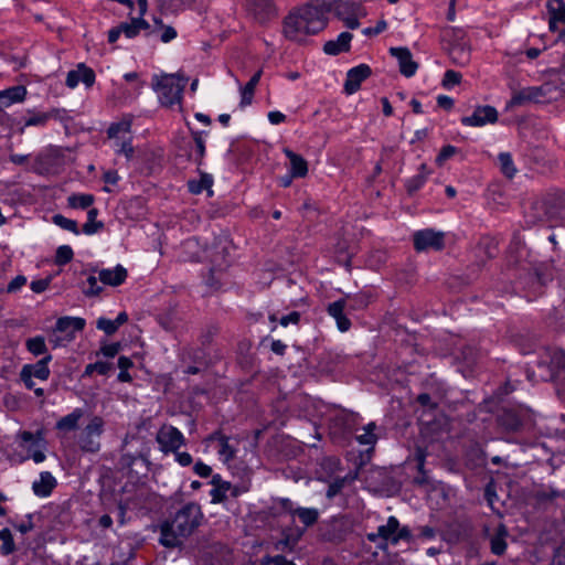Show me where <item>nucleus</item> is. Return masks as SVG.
I'll return each instance as SVG.
<instances>
[{
	"label": "nucleus",
	"mask_w": 565,
	"mask_h": 565,
	"mask_svg": "<svg viewBox=\"0 0 565 565\" xmlns=\"http://www.w3.org/2000/svg\"><path fill=\"white\" fill-rule=\"evenodd\" d=\"M235 247L225 234L220 235L214 242V269H226L233 260V252Z\"/></svg>",
	"instance_id": "9d476101"
},
{
	"label": "nucleus",
	"mask_w": 565,
	"mask_h": 565,
	"mask_svg": "<svg viewBox=\"0 0 565 565\" xmlns=\"http://www.w3.org/2000/svg\"><path fill=\"white\" fill-rule=\"evenodd\" d=\"M498 120V111L494 107L486 105L478 106L471 116L461 118L463 126L481 127L487 124H494Z\"/></svg>",
	"instance_id": "2eb2a0df"
},
{
	"label": "nucleus",
	"mask_w": 565,
	"mask_h": 565,
	"mask_svg": "<svg viewBox=\"0 0 565 565\" xmlns=\"http://www.w3.org/2000/svg\"><path fill=\"white\" fill-rule=\"evenodd\" d=\"M353 35L350 32H342L337 40H331L324 43L323 52L328 55H338L342 52H348L351 47L350 43Z\"/></svg>",
	"instance_id": "4be33fe9"
},
{
	"label": "nucleus",
	"mask_w": 565,
	"mask_h": 565,
	"mask_svg": "<svg viewBox=\"0 0 565 565\" xmlns=\"http://www.w3.org/2000/svg\"><path fill=\"white\" fill-rule=\"evenodd\" d=\"M296 565L292 561L287 559L284 555H268V565Z\"/></svg>",
	"instance_id": "774afa93"
},
{
	"label": "nucleus",
	"mask_w": 565,
	"mask_h": 565,
	"mask_svg": "<svg viewBox=\"0 0 565 565\" xmlns=\"http://www.w3.org/2000/svg\"><path fill=\"white\" fill-rule=\"evenodd\" d=\"M26 284V277L23 275H18L14 277L7 286V292L13 294L19 291Z\"/></svg>",
	"instance_id": "bf43d9fd"
},
{
	"label": "nucleus",
	"mask_w": 565,
	"mask_h": 565,
	"mask_svg": "<svg viewBox=\"0 0 565 565\" xmlns=\"http://www.w3.org/2000/svg\"><path fill=\"white\" fill-rule=\"evenodd\" d=\"M449 56L456 65L465 66L470 62V47L466 42L454 43Z\"/></svg>",
	"instance_id": "a878e982"
},
{
	"label": "nucleus",
	"mask_w": 565,
	"mask_h": 565,
	"mask_svg": "<svg viewBox=\"0 0 565 565\" xmlns=\"http://www.w3.org/2000/svg\"><path fill=\"white\" fill-rule=\"evenodd\" d=\"M305 526L313 525L319 518V512L315 508H297L296 514Z\"/></svg>",
	"instance_id": "58836bf2"
},
{
	"label": "nucleus",
	"mask_w": 565,
	"mask_h": 565,
	"mask_svg": "<svg viewBox=\"0 0 565 565\" xmlns=\"http://www.w3.org/2000/svg\"><path fill=\"white\" fill-rule=\"evenodd\" d=\"M300 321V313L298 311H292L280 318L279 322L282 327H287L288 324H298Z\"/></svg>",
	"instance_id": "338daca9"
},
{
	"label": "nucleus",
	"mask_w": 565,
	"mask_h": 565,
	"mask_svg": "<svg viewBox=\"0 0 565 565\" xmlns=\"http://www.w3.org/2000/svg\"><path fill=\"white\" fill-rule=\"evenodd\" d=\"M25 347H26V350L35 356L42 355V354H44V356H45L46 354H49L45 339L41 335H36V337L28 339L25 341Z\"/></svg>",
	"instance_id": "f704fd0d"
},
{
	"label": "nucleus",
	"mask_w": 565,
	"mask_h": 565,
	"mask_svg": "<svg viewBox=\"0 0 565 565\" xmlns=\"http://www.w3.org/2000/svg\"><path fill=\"white\" fill-rule=\"evenodd\" d=\"M354 303L352 305L353 309H362L365 308L370 302V297L364 294H358L354 297L350 298Z\"/></svg>",
	"instance_id": "e2e57ef3"
},
{
	"label": "nucleus",
	"mask_w": 565,
	"mask_h": 565,
	"mask_svg": "<svg viewBox=\"0 0 565 565\" xmlns=\"http://www.w3.org/2000/svg\"><path fill=\"white\" fill-rule=\"evenodd\" d=\"M214 441H217V455L220 459L230 468L231 461L236 457L239 440L225 436L221 431H214Z\"/></svg>",
	"instance_id": "4468645a"
},
{
	"label": "nucleus",
	"mask_w": 565,
	"mask_h": 565,
	"mask_svg": "<svg viewBox=\"0 0 565 565\" xmlns=\"http://www.w3.org/2000/svg\"><path fill=\"white\" fill-rule=\"evenodd\" d=\"M498 424L507 431H518L521 429L523 422L518 412L513 409H503L498 416Z\"/></svg>",
	"instance_id": "5701e85b"
},
{
	"label": "nucleus",
	"mask_w": 565,
	"mask_h": 565,
	"mask_svg": "<svg viewBox=\"0 0 565 565\" xmlns=\"http://www.w3.org/2000/svg\"><path fill=\"white\" fill-rule=\"evenodd\" d=\"M186 83L188 79L178 74L161 76L154 85L161 105L172 109H181L182 93Z\"/></svg>",
	"instance_id": "7ed1b4c3"
},
{
	"label": "nucleus",
	"mask_w": 565,
	"mask_h": 565,
	"mask_svg": "<svg viewBox=\"0 0 565 565\" xmlns=\"http://www.w3.org/2000/svg\"><path fill=\"white\" fill-rule=\"evenodd\" d=\"M390 53L397 58L402 75L405 77L415 75L418 64L413 60L412 53L407 47H391Z\"/></svg>",
	"instance_id": "f3484780"
},
{
	"label": "nucleus",
	"mask_w": 565,
	"mask_h": 565,
	"mask_svg": "<svg viewBox=\"0 0 565 565\" xmlns=\"http://www.w3.org/2000/svg\"><path fill=\"white\" fill-rule=\"evenodd\" d=\"M70 340L64 339V335L57 332L56 328H53L52 332L49 335V343L53 349L66 345Z\"/></svg>",
	"instance_id": "5fc2aeb1"
},
{
	"label": "nucleus",
	"mask_w": 565,
	"mask_h": 565,
	"mask_svg": "<svg viewBox=\"0 0 565 565\" xmlns=\"http://www.w3.org/2000/svg\"><path fill=\"white\" fill-rule=\"evenodd\" d=\"M50 282H51L50 278L33 280L31 282L30 287H31V290L33 292L41 294V292L45 291L49 288Z\"/></svg>",
	"instance_id": "0e129e2a"
},
{
	"label": "nucleus",
	"mask_w": 565,
	"mask_h": 565,
	"mask_svg": "<svg viewBox=\"0 0 565 565\" xmlns=\"http://www.w3.org/2000/svg\"><path fill=\"white\" fill-rule=\"evenodd\" d=\"M344 307L345 301L343 299L337 300L328 306V313L337 319L344 313Z\"/></svg>",
	"instance_id": "13d9d810"
},
{
	"label": "nucleus",
	"mask_w": 565,
	"mask_h": 565,
	"mask_svg": "<svg viewBox=\"0 0 565 565\" xmlns=\"http://www.w3.org/2000/svg\"><path fill=\"white\" fill-rule=\"evenodd\" d=\"M262 77V71H257L246 83V85L242 88V99H241V106H247L252 104L255 88L258 85Z\"/></svg>",
	"instance_id": "c85d7f7f"
},
{
	"label": "nucleus",
	"mask_w": 565,
	"mask_h": 565,
	"mask_svg": "<svg viewBox=\"0 0 565 565\" xmlns=\"http://www.w3.org/2000/svg\"><path fill=\"white\" fill-rule=\"evenodd\" d=\"M83 416V411L81 408H75L71 414L62 417L56 423V429L63 431H71L77 428L78 422Z\"/></svg>",
	"instance_id": "c756f323"
},
{
	"label": "nucleus",
	"mask_w": 565,
	"mask_h": 565,
	"mask_svg": "<svg viewBox=\"0 0 565 565\" xmlns=\"http://www.w3.org/2000/svg\"><path fill=\"white\" fill-rule=\"evenodd\" d=\"M550 90L551 86L548 84L522 88L512 95L510 105L521 106L531 102L541 103L544 100Z\"/></svg>",
	"instance_id": "f8f14e48"
},
{
	"label": "nucleus",
	"mask_w": 565,
	"mask_h": 565,
	"mask_svg": "<svg viewBox=\"0 0 565 565\" xmlns=\"http://www.w3.org/2000/svg\"><path fill=\"white\" fill-rule=\"evenodd\" d=\"M327 25L324 13L319 8L307 4L292 10L282 23L284 35L295 42H305L308 35H315Z\"/></svg>",
	"instance_id": "f03ea898"
},
{
	"label": "nucleus",
	"mask_w": 565,
	"mask_h": 565,
	"mask_svg": "<svg viewBox=\"0 0 565 565\" xmlns=\"http://www.w3.org/2000/svg\"><path fill=\"white\" fill-rule=\"evenodd\" d=\"M214 503L222 502L227 498L226 492H231L232 497H237L238 490L236 487H233L231 482L223 481L218 475H214Z\"/></svg>",
	"instance_id": "bb28decb"
},
{
	"label": "nucleus",
	"mask_w": 565,
	"mask_h": 565,
	"mask_svg": "<svg viewBox=\"0 0 565 565\" xmlns=\"http://www.w3.org/2000/svg\"><path fill=\"white\" fill-rule=\"evenodd\" d=\"M247 7L254 19L265 24L278 14L274 0H247Z\"/></svg>",
	"instance_id": "ddd939ff"
},
{
	"label": "nucleus",
	"mask_w": 565,
	"mask_h": 565,
	"mask_svg": "<svg viewBox=\"0 0 565 565\" xmlns=\"http://www.w3.org/2000/svg\"><path fill=\"white\" fill-rule=\"evenodd\" d=\"M414 247L417 252L427 249L440 250L445 246V234L431 228L417 231L414 236Z\"/></svg>",
	"instance_id": "6e6552de"
},
{
	"label": "nucleus",
	"mask_w": 565,
	"mask_h": 565,
	"mask_svg": "<svg viewBox=\"0 0 565 565\" xmlns=\"http://www.w3.org/2000/svg\"><path fill=\"white\" fill-rule=\"evenodd\" d=\"M53 222L63 230L70 231L76 235L79 234L77 222L74 220L56 214L53 216Z\"/></svg>",
	"instance_id": "a18cd8bd"
},
{
	"label": "nucleus",
	"mask_w": 565,
	"mask_h": 565,
	"mask_svg": "<svg viewBox=\"0 0 565 565\" xmlns=\"http://www.w3.org/2000/svg\"><path fill=\"white\" fill-rule=\"evenodd\" d=\"M79 82H81V71L78 70V66H77L76 70H72L67 73L65 84L70 88H75Z\"/></svg>",
	"instance_id": "680f3d73"
},
{
	"label": "nucleus",
	"mask_w": 565,
	"mask_h": 565,
	"mask_svg": "<svg viewBox=\"0 0 565 565\" xmlns=\"http://www.w3.org/2000/svg\"><path fill=\"white\" fill-rule=\"evenodd\" d=\"M419 169H420V172L418 174H416V175L412 177L409 180H407L406 188H407V192L409 194H413L418 189H420L427 179L428 171H427L426 164L425 163L420 164Z\"/></svg>",
	"instance_id": "e433bc0d"
},
{
	"label": "nucleus",
	"mask_w": 565,
	"mask_h": 565,
	"mask_svg": "<svg viewBox=\"0 0 565 565\" xmlns=\"http://www.w3.org/2000/svg\"><path fill=\"white\" fill-rule=\"evenodd\" d=\"M119 26L121 32L129 39L135 38L141 30L150 28L143 18H132L130 22L121 23Z\"/></svg>",
	"instance_id": "cd10ccee"
},
{
	"label": "nucleus",
	"mask_w": 565,
	"mask_h": 565,
	"mask_svg": "<svg viewBox=\"0 0 565 565\" xmlns=\"http://www.w3.org/2000/svg\"><path fill=\"white\" fill-rule=\"evenodd\" d=\"M78 70L81 71V82L86 86L90 87L95 83V73L92 68L87 67L85 64H78Z\"/></svg>",
	"instance_id": "3c124183"
},
{
	"label": "nucleus",
	"mask_w": 565,
	"mask_h": 565,
	"mask_svg": "<svg viewBox=\"0 0 565 565\" xmlns=\"http://www.w3.org/2000/svg\"><path fill=\"white\" fill-rule=\"evenodd\" d=\"M56 479L49 471H43L40 473L39 480H35L32 483V490L35 495L45 498L49 497L53 489L56 487Z\"/></svg>",
	"instance_id": "412c9836"
},
{
	"label": "nucleus",
	"mask_w": 565,
	"mask_h": 565,
	"mask_svg": "<svg viewBox=\"0 0 565 565\" xmlns=\"http://www.w3.org/2000/svg\"><path fill=\"white\" fill-rule=\"evenodd\" d=\"M159 33L160 41L169 43L178 36L177 30L171 25H161V29L157 31Z\"/></svg>",
	"instance_id": "864d4df0"
},
{
	"label": "nucleus",
	"mask_w": 565,
	"mask_h": 565,
	"mask_svg": "<svg viewBox=\"0 0 565 565\" xmlns=\"http://www.w3.org/2000/svg\"><path fill=\"white\" fill-rule=\"evenodd\" d=\"M348 480H354V477H343V478H335L328 487V490H327V497L329 499H332L334 498L335 495H338L341 490L344 488L345 483L348 482Z\"/></svg>",
	"instance_id": "49530a36"
},
{
	"label": "nucleus",
	"mask_w": 565,
	"mask_h": 565,
	"mask_svg": "<svg viewBox=\"0 0 565 565\" xmlns=\"http://www.w3.org/2000/svg\"><path fill=\"white\" fill-rule=\"evenodd\" d=\"M52 361V355L46 354L34 364H25L22 366L23 370L41 381H46L50 376L49 363Z\"/></svg>",
	"instance_id": "393cba45"
},
{
	"label": "nucleus",
	"mask_w": 565,
	"mask_h": 565,
	"mask_svg": "<svg viewBox=\"0 0 565 565\" xmlns=\"http://www.w3.org/2000/svg\"><path fill=\"white\" fill-rule=\"evenodd\" d=\"M203 514L196 503L182 507L172 519L160 525V543L166 547H177L201 524Z\"/></svg>",
	"instance_id": "f257e3e1"
},
{
	"label": "nucleus",
	"mask_w": 565,
	"mask_h": 565,
	"mask_svg": "<svg viewBox=\"0 0 565 565\" xmlns=\"http://www.w3.org/2000/svg\"><path fill=\"white\" fill-rule=\"evenodd\" d=\"M194 149L193 152L196 157L202 158L205 153V139L203 132H194Z\"/></svg>",
	"instance_id": "4d7b16f0"
},
{
	"label": "nucleus",
	"mask_w": 565,
	"mask_h": 565,
	"mask_svg": "<svg viewBox=\"0 0 565 565\" xmlns=\"http://www.w3.org/2000/svg\"><path fill=\"white\" fill-rule=\"evenodd\" d=\"M462 78V75L459 72L448 70L446 71L444 78H443V86L445 88H450L455 85L460 84Z\"/></svg>",
	"instance_id": "8fccbe9b"
},
{
	"label": "nucleus",
	"mask_w": 565,
	"mask_h": 565,
	"mask_svg": "<svg viewBox=\"0 0 565 565\" xmlns=\"http://www.w3.org/2000/svg\"><path fill=\"white\" fill-rule=\"evenodd\" d=\"M93 194H72L68 196V205L73 209H88L94 203Z\"/></svg>",
	"instance_id": "4c0bfd02"
},
{
	"label": "nucleus",
	"mask_w": 565,
	"mask_h": 565,
	"mask_svg": "<svg viewBox=\"0 0 565 565\" xmlns=\"http://www.w3.org/2000/svg\"><path fill=\"white\" fill-rule=\"evenodd\" d=\"M372 74L371 67L366 64H360L347 73V79L344 83V92L348 95H352L356 93L360 87L361 83L369 78Z\"/></svg>",
	"instance_id": "dca6fc26"
},
{
	"label": "nucleus",
	"mask_w": 565,
	"mask_h": 565,
	"mask_svg": "<svg viewBox=\"0 0 565 565\" xmlns=\"http://www.w3.org/2000/svg\"><path fill=\"white\" fill-rule=\"evenodd\" d=\"M98 210L93 207L87 212V222L83 225V232L86 235H93L104 227L103 222L96 221Z\"/></svg>",
	"instance_id": "72a5a7b5"
},
{
	"label": "nucleus",
	"mask_w": 565,
	"mask_h": 565,
	"mask_svg": "<svg viewBox=\"0 0 565 565\" xmlns=\"http://www.w3.org/2000/svg\"><path fill=\"white\" fill-rule=\"evenodd\" d=\"M98 280H99L98 277L90 275L87 278L88 287L84 288L83 292L88 297L98 296L103 290V288L98 285Z\"/></svg>",
	"instance_id": "603ef678"
},
{
	"label": "nucleus",
	"mask_w": 565,
	"mask_h": 565,
	"mask_svg": "<svg viewBox=\"0 0 565 565\" xmlns=\"http://www.w3.org/2000/svg\"><path fill=\"white\" fill-rule=\"evenodd\" d=\"M550 366L553 371L565 372V351L562 349L548 350Z\"/></svg>",
	"instance_id": "c9c22d12"
},
{
	"label": "nucleus",
	"mask_w": 565,
	"mask_h": 565,
	"mask_svg": "<svg viewBox=\"0 0 565 565\" xmlns=\"http://www.w3.org/2000/svg\"><path fill=\"white\" fill-rule=\"evenodd\" d=\"M127 275V269L121 265H117L114 268H103L98 270L99 281L111 287H117L124 284Z\"/></svg>",
	"instance_id": "6ab92c4d"
},
{
	"label": "nucleus",
	"mask_w": 565,
	"mask_h": 565,
	"mask_svg": "<svg viewBox=\"0 0 565 565\" xmlns=\"http://www.w3.org/2000/svg\"><path fill=\"white\" fill-rule=\"evenodd\" d=\"M189 191L193 194H199L205 190L212 194V178L209 173H203L200 181L191 180L188 182Z\"/></svg>",
	"instance_id": "473e14b6"
},
{
	"label": "nucleus",
	"mask_w": 565,
	"mask_h": 565,
	"mask_svg": "<svg viewBox=\"0 0 565 565\" xmlns=\"http://www.w3.org/2000/svg\"><path fill=\"white\" fill-rule=\"evenodd\" d=\"M542 206L548 220L565 222V191L547 192L543 196Z\"/></svg>",
	"instance_id": "0eeeda50"
},
{
	"label": "nucleus",
	"mask_w": 565,
	"mask_h": 565,
	"mask_svg": "<svg viewBox=\"0 0 565 565\" xmlns=\"http://www.w3.org/2000/svg\"><path fill=\"white\" fill-rule=\"evenodd\" d=\"M73 249L68 245H62L57 248L55 254V264L56 265H65L73 258Z\"/></svg>",
	"instance_id": "de8ad7c7"
},
{
	"label": "nucleus",
	"mask_w": 565,
	"mask_h": 565,
	"mask_svg": "<svg viewBox=\"0 0 565 565\" xmlns=\"http://www.w3.org/2000/svg\"><path fill=\"white\" fill-rule=\"evenodd\" d=\"M501 172L509 179L513 178L516 169L513 164L512 157L509 152H501L498 156Z\"/></svg>",
	"instance_id": "a19ab883"
},
{
	"label": "nucleus",
	"mask_w": 565,
	"mask_h": 565,
	"mask_svg": "<svg viewBox=\"0 0 565 565\" xmlns=\"http://www.w3.org/2000/svg\"><path fill=\"white\" fill-rule=\"evenodd\" d=\"M547 11L550 18H553L557 22L564 24V29L559 30L561 35H565V2L564 0H550L547 2Z\"/></svg>",
	"instance_id": "7c9ffc66"
},
{
	"label": "nucleus",
	"mask_w": 565,
	"mask_h": 565,
	"mask_svg": "<svg viewBox=\"0 0 565 565\" xmlns=\"http://www.w3.org/2000/svg\"><path fill=\"white\" fill-rule=\"evenodd\" d=\"M51 117L52 115L50 113L30 111L29 116L23 120V126H44Z\"/></svg>",
	"instance_id": "c03bdc74"
},
{
	"label": "nucleus",
	"mask_w": 565,
	"mask_h": 565,
	"mask_svg": "<svg viewBox=\"0 0 565 565\" xmlns=\"http://www.w3.org/2000/svg\"><path fill=\"white\" fill-rule=\"evenodd\" d=\"M284 153L290 161L289 172L296 178L306 177L308 173V162L306 159L288 148L284 149Z\"/></svg>",
	"instance_id": "b1692460"
},
{
	"label": "nucleus",
	"mask_w": 565,
	"mask_h": 565,
	"mask_svg": "<svg viewBox=\"0 0 565 565\" xmlns=\"http://www.w3.org/2000/svg\"><path fill=\"white\" fill-rule=\"evenodd\" d=\"M97 329L104 331L107 335L114 334L119 328L114 320L100 317L96 322Z\"/></svg>",
	"instance_id": "09e8293b"
},
{
	"label": "nucleus",
	"mask_w": 565,
	"mask_h": 565,
	"mask_svg": "<svg viewBox=\"0 0 565 565\" xmlns=\"http://www.w3.org/2000/svg\"><path fill=\"white\" fill-rule=\"evenodd\" d=\"M366 539L384 550L388 543L396 545L399 541L411 542L413 535L408 526H401L397 518L390 516L386 524L380 525L376 532L367 533Z\"/></svg>",
	"instance_id": "20e7f679"
},
{
	"label": "nucleus",
	"mask_w": 565,
	"mask_h": 565,
	"mask_svg": "<svg viewBox=\"0 0 565 565\" xmlns=\"http://www.w3.org/2000/svg\"><path fill=\"white\" fill-rule=\"evenodd\" d=\"M105 422L100 416H93L77 438L79 448L85 452H97L100 449V437Z\"/></svg>",
	"instance_id": "423d86ee"
},
{
	"label": "nucleus",
	"mask_w": 565,
	"mask_h": 565,
	"mask_svg": "<svg viewBox=\"0 0 565 565\" xmlns=\"http://www.w3.org/2000/svg\"><path fill=\"white\" fill-rule=\"evenodd\" d=\"M85 323V320L79 317H62L57 319L54 328L64 335V339L73 341L75 333L82 331Z\"/></svg>",
	"instance_id": "a211bd4d"
},
{
	"label": "nucleus",
	"mask_w": 565,
	"mask_h": 565,
	"mask_svg": "<svg viewBox=\"0 0 565 565\" xmlns=\"http://www.w3.org/2000/svg\"><path fill=\"white\" fill-rule=\"evenodd\" d=\"M458 149L451 145H447L441 148L439 154L436 158L437 164L441 166L446 160L450 159L457 153Z\"/></svg>",
	"instance_id": "6e6d98bb"
},
{
	"label": "nucleus",
	"mask_w": 565,
	"mask_h": 565,
	"mask_svg": "<svg viewBox=\"0 0 565 565\" xmlns=\"http://www.w3.org/2000/svg\"><path fill=\"white\" fill-rule=\"evenodd\" d=\"M107 136L113 140L115 151L124 154L128 160L134 156L131 119L124 118L118 122H114L107 130Z\"/></svg>",
	"instance_id": "39448f33"
},
{
	"label": "nucleus",
	"mask_w": 565,
	"mask_h": 565,
	"mask_svg": "<svg viewBox=\"0 0 565 565\" xmlns=\"http://www.w3.org/2000/svg\"><path fill=\"white\" fill-rule=\"evenodd\" d=\"M508 534V531L504 525H500L498 527L497 534L493 535L490 540V547L491 552L495 555H502L504 554L507 550V542L505 536Z\"/></svg>",
	"instance_id": "2f4dec72"
},
{
	"label": "nucleus",
	"mask_w": 565,
	"mask_h": 565,
	"mask_svg": "<svg viewBox=\"0 0 565 565\" xmlns=\"http://www.w3.org/2000/svg\"><path fill=\"white\" fill-rule=\"evenodd\" d=\"M0 541L2 542V545L0 548L2 555H10L15 551V544L13 541V536L9 529L0 530Z\"/></svg>",
	"instance_id": "37998d69"
},
{
	"label": "nucleus",
	"mask_w": 565,
	"mask_h": 565,
	"mask_svg": "<svg viewBox=\"0 0 565 565\" xmlns=\"http://www.w3.org/2000/svg\"><path fill=\"white\" fill-rule=\"evenodd\" d=\"M20 438L24 444L22 445L28 451V457L33 459L35 463L43 462L46 458L44 454V437L41 430L36 431V434H32L31 431H22L20 434Z\"/></svg>",
	"instance_id": "1a4fd4ad"
},
{
	"label": "nucleus",
	"mask_w": 565,
	"mask_h": 565,
	"mask_svg": "<svg viewBox=\"0 0 565 565\" xmlns=\"http://www.w3.org/2000/svg\"><path fill=\"white\" fill-rule=\"evenodd\" d=\"M376 429L375 423H369L363 427V434L356 436V440L361 445L373 446L377 440L374 430Z\"/></svg>",
	"instance_id": "ea45409f"
},
{
	"label": "nucleus",
	"mask_w": 565,
	"mask_h": 565,
	"mask_svg": "<svg viewBox=\"0 0 565 565\" xmlns=\"http://www.w3.org/2000/svg\"><path fill=\"white\" fill-rule=\"evenodd\" d=\"M26 88L24 86H13L0 92V111L15 103L25 99Z\"/></svg>",
	"instance_id": "aec40b11"
},
{
	"label": "nucleus",
	"mask_w": 565,
	"mask_h": 565,
	"mask_svg": "<svg viewBox=\"0 0 565 565\" xmlns=\"http://www.w3.org/2000/svg\"><path fill=\"white\" fill-rule=\"evenodd\" d=\"M156 440L161 450L166 452L177 451L184 444V436L178 428L163 425L157 433Z\"/></svg>",
	"instance_id": "9b49d317"
},
{
	"label": "nucleus",
	"mask_w": 565,
	"mask_h": 565,
	"mask_svg": "<svg viewBox=\"0 0 565 565\" xmlns=\"http://www.w3.org/2000/svg\"><path fill=\"white\" fill-rule=\"evenodd\" d=\"M277 507H279L282 511L288 512L292 515L296 514L297 508H295L294 502L287 498H280L276 501Z\"/></svg>",
	"instance_id": "69168bd1"
},
{
	"label": "nucleus",
	"mask_w": 565,
	"mask_h": 565,
	"mask_svg": "<svg viewBox=\"0 0 565 565\" xmlns=\"http://www.w3.org/2000/svg\"><path fill=\"white\" fill-rule=\"evenodd\" d=\"M360 8V4L353 0H334L333 9L338 15L351 13L354 14Z\"/></svg>",
	"instance_id": "79ce46f5"
},
{
	"label": "nucleus",
	"mask_w": 565,
	"mask_h": 565,
	"mask_svg": "<svg viewBox=\"0 0 565 565\" xmlns=\"http://www.w3.org/2000/svg\"><path fill=\"white\" fill-rule=\"evenodd\" d=\"M120 350L119 343H109L102 345L99 352H97V355L100 353L106 358H114L118 354Z\"/></svg>",
	"instance_id": "052dcab7"
}]
</instances>
